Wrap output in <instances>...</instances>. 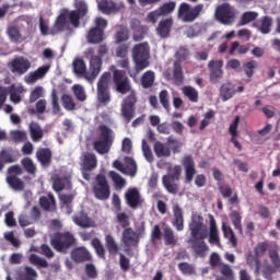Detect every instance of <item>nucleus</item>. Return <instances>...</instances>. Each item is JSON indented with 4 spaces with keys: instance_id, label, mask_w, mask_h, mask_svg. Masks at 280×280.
Returning a JSON list of instances; mask_svg holds the SVG:
<instances>
[{
    "instance_id": "nucleus-1",
    "label": "nucleus",
    "mask_w": 280,
    "mask_h": 280,
    "mask_svg": "<svg viewBox=\"0 0 280 280\" xmlns=\"http://www.w3.org/2000/svg\"><path fill=\"white\" fill-rule=\"evenodd\" d=\"M113 82L117 93L120 95H126L129 93L121 103L120 106V115L126 121V124H130L132 119H135L136 110H137V92L132 90V84L130 83V79L126 71L124 70H114L113 71Z\"/></svg>"
},
{
    "instance_id": "nucleus-2",
    "label": "nucleus",
    "mask_w": 280,
    "mask_h": 280,
    "mask_svg": "<svg viewBox=\"0 0 280 280\" xmlns=\"http://www.w3.org/2000/svg\"><path fill=\"white\" fill-rule=\"evenodd\" d=\"M74 10L62 9L57 16L50 34H62V32H71V27L78 30L80 27V21L89 16V2L86 0H73Z\"/></svg>"
},
{
    "instance_id": "nucleus-3",
    "label": "nucleus",
    "mask_w": 280,
    "mask_h": 280,
    "mask_svg": "<svg viewBox=\"0 0 280 280\" xmlns=\"http://www.w3.org/2000/svg\"><path fill=\"white\" fill-rule=\"evenodd\" d=\"M190 238L187 243L190 245V248L195 253V257H200L205 259L207 257V253H209V245L205 242L209 236V232H207V226L202 222V218L198 220L194 219L189 224Z\"/></svg>"
},
{
    "instance_id": "nucleus-4",
    "label": "nucleus",
    "mask_w": 280,
    "mask_h": 280,
    "mask_svg": "<svg viewBox=\"0 0 280 280\" xmlns=\"http://www.w3.org/2000/svg\"><path fill=\"white\" fill-rule=\"evenodd\" d=\"M116 220L121 229H124L121 242L125 246V253L130 252V247L138 248L141 242V235L145 234V228H141L139 233L135 232V230L130 228V217H128L126 212L118 213Z\"/></svg>"
},
{
    "instance_id": "nucleus-5",
    "label": "nucleus",
    "mask_w": 280,
    "mask_h": 280,
    "mask_svg": "<svg viewBox=\"0 0 280 280\" xmlns=\"http://www.w3.org/2000/svg\"><path fill=\"white\" fill-rule=\"evenodd\" d=\"M75 75H84L88 82H93L102 71V59L100 57L90 58V71L86 72L84 59H75L72 63Z\"/></svg>"
},
{
    "instance_id": "nucleus-6",
    "label": "nucleus",
    "mask_w": 280,
    "mask_h": 280,
    "mask_svg": "<svg viewBox=\"0 0 280 280\" xmlns=\"http://www.w3.org/2000/svg\"><path fill=\"white\" fill-rule=\"evenodd\" d=\"M115 143V131L106 125L98 126V138L93 142V148L97 154H108Z\"/></svg>"
},
{
    "instance_id": "nucleus-7",
    "label": "nucleus",
    "mask_w": 280,
    "mask_h": 280,
    "mask_svg": "<svg viewBox=\"0 0 280 280\" xmlns=\"http://www.w3.org/2000/svg\"><path fill=\"white\" fill-rule=\"evenodd\" d=\"M136 73H141L150 67V45L148 43L136 44L131 50Z\"/></svg>"
},
{
    "instance_id": "nucleus-8",
    "label": "nucleus",
    "mask_w": 280,
    "mask_h": 280,
    "mask_svg": "<svg viewBox=\"0 0 280 280\" xmlns=\"http://www.w3.org/2000/svg\"><path fill=\"white\" fill-rule=\"evenodd\" d=\"M50 244L57 253H63V255H67L69 249L78 244V240L75 238V235L69 231L57 232L50 240Z\"/></svg>"
},
{
    "instance_id": "nucleus-9",
    "label": "nucleus",
    "mask_w": 280,
    "mask_h": 280,
    "mask_svg": "<svg viewBox=\"0 0 280 280\" xmlns=\"http://www.w3.org/2000/svg\"><path fill=\"white\" fill-rule=\"evenodd\" d=\"M168 174L162 176V185L166 189L167 194L176 196L180 191V185L176 180H180V175L183 174V167L180 165H175L168 168Z\"/></svg>"
},
{
    "instance_id": "nucleus-10",
    "label": "nucleus",
    "mask_w": 280,
    "mask_h": 280,
    "mask_svg": "<svg viewBox=\"0 0 280 280\" xmlns=\"http://www.w3.org/2000/svg\"><path fill=\"white\" fill-rule=\"evenodd\" d=\"M92 191L96 200H108L110 198V185L106 175L102 173L96 175L92 185Z\"/></svg>"
},
{
    "instance_id": "nucleus-11",
    "label": "nucleus",
    "mask_w": 280,
    "mask_h": 280,
    "mask_svg": "<svg viewBox=\"0 0 280 280\" xmlns=\"http://www.w3.org/2000/svg\"><path fill=\"white\" fill-rule=\"evenodd\" d=\"M205 10V4H197L194 8L189 3H182L178 8V16L184 23H194Z\"/></svg>"
},
{
    "instance_id": "nucleus-12",
    "label": "nucleus",
    "mask_w": 280,
    "mask_h": 280,
    "mask_svg": "<svg viewBox=\"0 0 280 280\" xmlns=\"http://www.w3.org/2000/svg\"><path fill=\"white\" fill-rule=\"evenodd\" d=\"M110 83V72H104L98 82L96 88L97 93V102L106 106L110 102V91L108 90V84Z\"/></svg>"
},
{
    "instance_id": "nucleus-13",
    "label": "nucleus",
    "mask_w": 280,
    "mask_h": 280,
    "mask_svg": "<svg viewBox=\"0 0 280 280\" xmlns=\"http://www.w3.org/2000/svg\"><path fill=\"white\" fill-rule=\"evenodd\" d=\"M174 10H176L175 1L163 3L154 11L149 12L144 21L145 23H152V25H154L161 19V16H170Z\"/></svg>"
},
{
    "instance_id": "nucleus-14",
    "label": "nucleus",
    "mask_w": 280,
    "mask_h": 280,
    "mask_svg": "<svg viewBox=\"0 0 280 280\" xmlns=\"http://www.w3.org/2000/svg\"><path fill=\"white\" fill-rule=\"evenodd\" d=\"M214 19L222 25L235 23V9L229 3H223L215 9Z\"/></svg>"
},
{
    "instance_id": "nucleus-15",
    "label": "nucleus",
    "mask_w": 280,
    "mask_h": 280,
    "mask_svg": "<svg viewBox=\"0 0 280 280\" xmlns=\"http://www.w3.org/2000/svg\"><path fill=\"white\" fill-rule=\"evenodd\" d=\"M80 167L84 180H91V172L97 168V156L95 153H83L81 156Z\"/></svg>"
},
{
    "instance_id": "nucleus-16",
    "label": "nucleus",
    "mask_w": 280,
    "mask_h": 280,
    "mask_svg": "<svg viewBox=\"0 0 280 280\" xmlns=\"http://www.w3.org/2000/svg\"><path fill=\"white\" fill-rule=\"evenodd\" d=\"M182 167H184V183L185 185H191L194 177L198 174L196 170V162L191 155H185L182 159Z\"/></svg>"
},
{
    "instance_id": "nucleus-17",
    "label": "nucleus",
    "mask_w": 280,
    "mask_h": 280,
    "mask_svg": "<svg viewBox=\"0 0 280 280\" xmlns=\"http://www.w3.org/2000/svg\"><path fill=\"white\" fill-rule=\"evenodd\" d=\"M222 67H224V60L222 59L210 60L208 62L211 84H219L222 78H224V70Z\"/></svg>"
},
{
    "instance_id": "nucleus-18",
    "label": "nucleus",
    "mask_w": 280,
    "mask_h": 280,
    "mask_svg": "<svg viewBox=\"0 0 280 280\" xmlns=\"http://www.w3.org/2000/svg\"><path fill=\"white\" fill-rule=\"evenodd\" d=\"M8 68L11 73H15L16 75H25L27 71L32 68V62L25 57L14 58L12 61L8 63Z\"/></svg>"
},
{
    "instance_id": "nucleus-19",
    "label": "nucleus",
    "mask_w": 280,
    "mask_h": 280,
    "mask_svg": "<svg viewBox=\"0 0 280 280\" xmlns=\"http://www.w3.org/2000/svg\"><path fill=\"white\" fill-rule=\"evenodd\" d=\"M70 259L74 264H86V261H93V254H91L86 246H77L71 249Z\"/></svg>"
},
{
    "instance_id": "nucleus-20",
    "label": "nucleus",
    "mask_w": 280,
    "mask_h": 280,
    "mask_svg": "<svg viewBox=\"0 0 280 280\" xmlns=\"http://www.w3.org/2000/svg\"><path fill=\"white\" fill-rule=\"evenodd\" d=\"M125 199L130 209H137V207L143 202L141 192H139L137 188H129L125 194Z\"/></svg>"
},
{
    "instance_id": "nucleus-21",
    "label": "nucleus",
    "mask_w": 280,
    "mask_h": 280,
    "mask_svg": "<svg viewBox=\"0 0 280 280\" xmlns=\"http://www.w3.org/2000/svg\"><path fill=\"white\" fill-rule=\"evenodd\" d=\"M173 221L172 224L176 229V231L185 230V217L183 215V208L176 203L173 206Z\"/></svg>"
},
{
    "instance_id": "nucleus-22",
    "label": "nucleus",
    "mask_w": 280,
    "mask_h": 280,
    "mask_svg": "<svg viewBox=\"0 0 280 280\" xmlns=\"http://www.w3.org/2000/svg\"><path fill=\"white\" fill-rule=\"evenodd\" d=\"M174 25V20L172 18L161 20L158 27L156 34L160 38H168L172 33V26Z\"/></svg>"
},
{
    "instance_id": "nucleus-23",
    "label": "nucleus",
    "mask_w": 280,
    "mask_h": 280,
    "mask_svg": "<svg viewBox=\"0 0 280 280\" xmlns=\"http://www.w3.org/2000/svg\"><path fill=\"white\" fill-rule=\"evenodd\" d=\"M130 28L133 32L135 43H139L143 40V38L145 37V34H148V26L141 25V22L139 20H133L130 23Z\"/></svg>"
},
{
    "instance_id": "nucleus-24",
    "label": "nucleus",
    "mask_w": 280,
    "mask_h": 280,
    "mask_svg": "<svg viewBox=\"0 0 280 280\" xmlns=\"http://www.w3.org/2000/svg\"><path fill=\"white\" fill-rule=\"evenodd\" d=\"M47 71H49V66H42L37 70L30 72L28 75L25 77L26 84H36L38 80H43V78L47 75Z\"/></svg>"
},
{
    "instance_id": "nucleus-25",
    "label": "nucleus",
    "mask_w": 280,
    "mask_h": 280,
    "mask_svg": "<svg viewBox=\"0 0 280 280\" xmlns=\"http://www.w3.org/2000/svg\"><path fill=\"white\" fill-rule=\"evenodd\" d=\"M25 89H23V85L11 84L7 88V93L10 94V101L13 102V104H21V95H23Z\"/></svg>"
},
{
    "instance_id": "nucleus-26",
    "label": "nucleus",
    "mask_w": 280,
    "mask_h": 280,
    "mask_svg": "<svg viewBox=\"0 0 280 280\" xmlns=\"http://www.w3.org/2000/svg\"><path fill=\"white\" fill-rule=\"evenodd\" d=\"M72 220L77 226H81V229H91L93 226V220L89 218V214L84 211L77 213L72 217Z\"/></svg>"
},
{
    "instance_id": "nucleus-27",
    "label": "nucleus",
    "mask_w": 280,
    "mask_h": 280,
    "mask_svg": "<svg viewBox=\"0 0 280 280\" xmlns=\"http://www.w3.org/2000/svg\"><path fill=\"white\" fill-rule=\"evenodd\" d=\"M36 159L43 167L51 165V150L48 148H40L36 151Z\"/></svg>"
},
{
    "instance_id": "nucleus-28",
    "label": "nucleus",
    "mask_w": 280,
    "mask_h": 280,
    "mask_svg": "<svg viewBox=\"0 0 280 280\" xmlns=\"http://www.w3.org/2000/svg\"><path fill=\"white\" fill-rule=\"evenodd\" d=\"M38 203L44 211H56V197L51 192L47 196L39 197Z\"/></svg>"
},
{
    "instance_id": "nucleus-29",
    "label": "nucleus",
    "mask_w": 280,
    "mask_h": 280,
    "mask_svg": "<svg viewBox=\"0 0 280 280\" xmlns=\"http://www.w3.org/2000/svg\"><path fill=\"white\" fill-rule=\"evenodd\" d=\"M173 80L176 86H183V84H185V74L183 73V65L180 61H174L173 63Z\"/></svg>"
},
{
    "instance_id": "nucleus-30",
    "label": "nucleus",
    "mask_w": 280,
    "mask_h": 280,
    "mask_svg": "<svg viewBox=\"0 0 280 280\" xmlns=\"http://www.w3.org/2000/svg\"><path fill=\"white\" fill-rule=\"evenodd\" d=\"M14 150L12 148H4L0 151V172L5 167L8 163H14Z\"/></svg>"
},
{
    "instance_id": "nucleus-31",
    "label": "nucleus",
    "mask_w": 280,
    "mask_h": 280,
    "mask_svg": "<svg viewBox=\"0 0 280 280\" xmlns=\"http://www.w3.org/2000/svg\"><path fill=\"white\" fill-rule=\"evenodd\" d=\"M71 178L63 177H55L52 179V189L57 192L62 191L63 189H71Z\"/></svg>"
},
{
    "instance_id": "nucleus-32",
    "label": "nucleus",
    "mask_w": 280,
    "mask_h": 280,
    "mask_svg": "<svg viewBox=\"0 0 280 280\" xmlns=\"http://www.w3.org/2000/svg\"><path fill=\"white\" fill-rule=\"evenodd\" d=\"M86 40L91 45H97L104 40V31L102 28L92 27L86 35Z\"/></svg>"
},
{
    "instance_id": "nucleus-33",
    "label": "nucleus",
    "mask_w": 280,
    "mask_h": 280,
    "mask_svg": "<svg viewBox=\"0 0 280 280\" xmlns=\"http://www.w3.org/2000/svg\"><path fill=\"white\" fill-rule=\"evenodd\" d=\"M155 156H158V159H167L170 156H172V149H170V147H167V144L161 142V141H156L154 143L153 147Z\"/></svg>"
},
{
    "instance_id": "nucleus-34",
    "label": "nucleus",
    "mask_w": 280,
    "mask_h": 280,
    "mask_svg": "<svg viewBox=\"0 0 280 280\" xmlns=\"http://www.w3.org/2000/svg\"><path fill=\"white\" fill-rule=\"evenodd\" d=\"M209 244H220V231L213 215H210Z\"/></svg>"
},
{
    "instance_id": "nucleus-35",
    "label": "nucleus",
    "mask_w": 280,
    "mask_h": 280,
    "mask_svg": "<svg viewBox=\"0 0 280 280\" xmlns=\"http://www.w3.org/2000/svg\"><path fill=\"white\" fill-rule=\"evenodd\" d=\"M98 10L103 14H113L115 12H119V8L117 7V3L108 0H101L98 2Z\"/></svg>"
},
{
    "instance_id": "nucleus-36",
    "label": "nucleus",
    "mask_w": 280,
    "mask_h": 280,
    "mask_svg": "<svg viewBox=\"0 0 280 280\" xmlns=\"http://www.w3.org/2000/svg\"><path fill=\"white\" fill-rule=\"evenodd\" d=\"M246 264L252 270L255 268L254 275L259 277V271L261 270V260H259V257L253 255L252 252H249L246 256Z\"/></svg>"
},
{
    "instance_id": "nucleus-37",
    "label": "nucleus",
    "mask_w": 280,
    "mask_h": 280,
    "mask_svg": "<svg viewBox=\"0 0 280 280\" xmlns=\"http://www.w3.org/2000/svg\"><path fill=\"white\" fill-rule=\"evenodd\" d=\"M235 93V86H233V83L231 82L223 83L220 88V95L223 102H229Z\"/></svg>"
},
{
    "instance_id": "nucleus-38",
    "label": "nucleus",
    "mask_w": 280,
    "mask_h": 280,
    "mask_svg": "<svg viewBox=\"0 0 280 280\" xmlns=\"http://www.w3.org/2000/svg\"><path fill=\"white\" fill-rule=\"evenodd\" d=\"M163 233L165 246H172V248H174V246L178 244V236H176L174 230H172L170 226H165Z\"/></svg>"
},
{
    "instance_id": "nucleus-39",
    "label": "nucleus",
    "mask_w": 280,
    "mask_h": 280,
    "mask_svg": "<svg viewBox=\"0 0 280 280\" xmlns=\"http://www.w3.org/2000/svg\"><path fill=\"white\" fill-rule=\"evenodd\" d=\"M260 34H270L272 32V18L265 15L260 19V24H255Z\"/></svg>"
},
{
    "instance_id": "nucleus-40",
    "label": "nucleus",
    "mask_w": 280,
    "mask_h": 280,
    "mask_svg": "<svg viewBox=\"0 0 280 280\" xmlns=\"http://www.w3.org/2000/svg\"><path fill=\"white\" fill-rule=\"evenodd\" d=\"M7 183L14 191H23L25 189V182L16 177V175L7 176Z\"/></svg>"
},
{
    "instance_id": "nucleus-41",
    "label": "nucleus",
    "mask_w": 280,
    "mask_h": 280,
    "mask_svg": "<svg viewBox=\"0 0 280 280\" xmlns=\"http://www.w3.org/2000/svg\"><path fill=\"white\" fill-rule=\"evenodd\" d=\"M105 246L109 255H117V253H119V245L117 244V241H115L113 234L105 235Z\"/></svg>"
},
{
    "instance_id": "nucleus-42",
    "label": "nucleus",
    "mask_w": 280,
    "mask_h": 280,
    "mask_svg": "<svg viewBox=\"0 0 280 280\" xmlns=\"http://www.w3.org/2000/svg\"><path fill=\"white\" fill-rule=\"evenodd\" d=\"M30 132H31L32 141H34L35 143H37V141H40V139H43L44 137L43 128L38 122L30 124Z\"/></svg>"
},
{
    "instance_id": "nucleus-43",
    "label": "nucleus",
    "mask_w": 280,
    "mask_h": 280,
    "mask_svg": "<svg viewBox=\"0 0 280 280\" xmlns=\"http://www.w3.org/2000/svg\"><path fill=\"white\" fill-rule=\"evenodd\" d=\"M257 67H259V62H257V60H253V59L243 63V71H244L246 78H248L247 82H250V78H253V75H255V69H257Z\"/></svg>"
},
{
    "instance_id": "nucleus-44",
    "label": "nucleus",
    "mask_w": 280,
    "mask_h": 280,
    "mask_svg": "<svg viewBox=\"0 0 280 280\" xmlns=\"http://www.w3.org/2000/svg\"><path fill=\"white\" fill-rule=\"evenodd\" d=\"M91 246L94 248L100 259H106V248L104 247V244H102V241L98 237H94L91 241Z\"/></svg>"
},
{
    "instance_id": "nucleus-45",
    "label": "nucleus",
    "mask_w": 280,
    "mask_h": 280,
    "mask_svg": "<svg viewBox=\"0 0 280 280\" xmlns=\"http://www.w3.org/2000/svg\"><path fill=\"white\" fill-rule=\"evenodd\" d=\"M222 232H223V236L226 240H229V242L235 248V246H237V237H235V232H233V229L223 222L222 223Z\"/></svg>"
},
{
    "instance_id": "nucleus-46",
    "label": "nucleus",
    "mask_w": 280,
    "mask_h": 280,
    "mask_svg": "<svg viewBox=\"0 0 280 280\" xmlns=\"http://www.w3.org/2000/svg\"><path fill=\"white\" fill-rule=\"evenodd\" d=\"M230 218L234 229H236L241 235H244V229L242 228V214L238 211L233 210L230 213Z\"/></svg>"
},
{
    "instance_id": "nucleus-47",
    "label": "nucleus",
    "mask_w": 280,
    "mask_h": 280,
    "mask_svg": "<svg viewBox=\"0 0 280 280\" xmlns=\"http://www.w3.org/2000/svg\"><path fill=\"white\" fill-rule=\"evenodd\" d=\"M182 93L189 100V102H192V104L198 102V90H196L194 86L185 85L182 89Z\"/></svg>"
},
{
    "instance_id": "nucleus-48",
    "label": "nucleus",
    "mask_w": 280,
    "mask_h": 280,
    "mask_svg": "<svg viewBox=\"0 0 280 280\" xmlns=\"http://www.w3.org/2000/svg\"><path fill=\"white\" fill-rule=\"evenodd\" d=\"M154 71L148 70L141 77L142 89H151L154 85Z\"/></svg>"
},
{
    "instance_id": "nucleus-49",
    "label": "nucleus",
    "mask_w": 280,
    "mask_h": 280,
    "mask_svg": "<svg viewBox=\"0 0 280 280\" xmlns=\"http://www.w3.org/2000/svg\"><path fill=\"white\" fill-rule=\"evenodd\" d=\"M30 264L32 266H36L38 269L40 268H49V262H47V259L40 258V256L36 254H31L28 257Z\"/></svg>"
},
{
    "instance_id": "nucleus-50",
    "label": "nucleus",
    "mask_w": 280,
    "mask_h": 280,
    "mask_svg": "<svg viewBox=\"0 0 280 280\" xmlns=\"http://www.w3.org/2000/svg\"><path fill=\"white\" fill-rule=\"evenodd\" d=\"M257 16H259V13L255 11H246L242 14L238 25L241 26L248 25V23H253V21H257Z\"/></svg>"
},
{
    "instance_id": "nucleus-51",
    "label": "nucleus",
    "mask_w": 280,
    "mask_h": 280,
    "mask_svg": "<svg viewBox=\"0 0 280 280\" xmlns=\"http://www.w3.org/2000/svg\"><path fill=\"white\" fill-rule=\"evenodd\" d=\"M38 279V273L32 267H25L24 271H20L19 280H36Z\"/></svg>"
},
{
    "instance_id": "nucleus-52",
    "label": "nucleus",
    "mask_w": 280,
    "mask_h": 280,
    "mask_svg": "<svg viewBox=\"0 0 280 280\" xmlns=\"http://www.w3.org/2000/svg\"><path fill=\"white\" fill-rule=\"evenodd\" d=\"M125 174L137 176V162L132 158H125Z\"/></svg>"
},
{
    "instance_id": "nucleus-53",
    "label": "nucleus",
    "mask_w": 280,
    "mask_h": 280,
    "mask_svg": "<svg viewBox=\"0 0 280 280\" xmlns=\"http://www.w3.org/2000/svg\"><path fill=\"white\" fill-rule=\"evenodd\" d=\"M177 268L179 272H182V275H185L187 277H191L196 275V266L189 262H179L177 265Z\"/></svg>"
},
{
    "instance_id": "nucleus-54",
    "label": "nucleus",
    "mask_w": 280,
    "mask_h": 280,
    "mask_svg": "<svg viewBox=\"0 0 280 280\" xmlns=\"http://www.w3.org/2000/svg\"><path fill=\"white\" fill-rule=\"evenodd\" d=\"M21 163L27 174H31V176H36V164H34V161L31 158L22 159Z\"/></svg>"
},
{
    "instance_id": "nucleus-55",
    "label": "nucleus",
    "mask_w": 280,
    "mask_h": 280,
    "mask_svg": "<svg viewBox=\"0 0 280 280\" xmlns=\"http://www.w3.org/2000/svg\"><path fill=\"white\" fill-rule=\"evenodd\" d=\"M109 178L113 180L114 185L118 187L119 189H122V187H126V179L121 177L117 172L110 171L108 173Z\"/></svg>"
},
{
    "instance_id": "nucleus-56",
    "label": "nucleus",
    "mask_w": 280,
    "mask_h": 280,
    "mask_svg": "<svg viewBox=\"0 0 280 280\" xmlns=\"http://www.w3.org/2000/svg\"><path fill=\"white\" fill-rule=\"evenodd\" d=\"M220 272L223 277L230 280H235V272L233 271V268L229 266L228 264H221L220 265Z\"/></svg>"
},
{
    "instance_id": "nucleus-57",
    "label": "nucleus",
    "mask_w": 280,
    "mask_h": 280,
    "mask_svg": "<svg viewBox=\"0 0 280 280\" xmlns=\"http://www.w3.org/2000/svg\"><path fill=\"white\" fill-rule=\"evenodd\" d=\"M276 272H279V270L270 264H266L262 268V277L266 280H273L272 275H276Z\"/></svg>"
},
{
    "instance_id": "nucleus-58",
    "label": "nucleus",
    "mask_w": 280,
    "mask_h": 280,
    "mask_svg": "<svg viewBox=\"0 0 280 280\" xmlns=\"http://www.w3.org/2000/svg\"><path fill=\"white\" fill-rule=\"evenodd\" d=\"M62 106L66 110H73L75 108V102L73 97L69 94H63L61 96Z\"/></svg>"
},
{
    "instance_id": "nucleus-59",
    "label": "nucleus",
    "mask_w": 280,
    "mask_h": 280,
    "mask_svg": "<svg viewBox=\"0 0 280 280\" xmlns=\"http://www.w3.org/2000/svg\"><path fill=\"white\" fill-rule=\"evenodd\" d=\"M269 258L271 259V264L273 268L280 270V256H279V249H277V247L269 249Z\"/></svg>"
},
{
    "instance_id": "nucleus-60",
    "label": "nucleus",
    "mask_w": 280,
    "mask_h": 280,
    "mask_svg": "<svg viewBox=\"0 0 280 280\" xmlns=\"http://www.w3.org/2000/svg\"><path fill=\"white\" fill-rule=\"evenodd\" d=\"M8 36L12 43H19L21 40V31L16 26H10L8 28Z\"/></svg>"
},
{
    "instance_id": "nucleus-61",
    "label": "nucleus",
    "mask_w": 280,
    "mask_h": 280,
    "mask_svg": "<svg viewBox=\"0 0 280 280\" xmlns=\"http://www.w3.org/2000/svg\"><path fill=\"white\" fill-rule=\"evenodd\" d=\"M159 100L163 108H165V110H170V93L167 92V90H162L159 93Z\"/></svg>"
},
{
    "instance_id": "nucleus-62",
    "label": "nucleus",
    "mask_w": 280,
    "mask_h": 280,
    "mask_svg": "<svg viewBox=\"0 0 280 280\" xmlns=\"http://www.w3.org/2000/svg\"><path fill=\"white\" fill-rule=\"evenodd\" d=\"M50 97H51L52 114L58 115L61 110L60 103L58 102V92H56V90H52Z\"/></svg>"
},
{
    "instance_id": "nucleus-63",
    "label": "nucleus",
    "mask_w": 280,
    "mask_h": 280,
    "mask_svg": "<svg viewBox=\"0 0 280 280\" xmlns=\"http://www.w3.org/2000/svg\"><path fill=\"white\" fill-rule=\"evenodd\" d=\"M72 91L74 93L75 98L79 102H85L86 101V92H84V88H82V85H73Z\"/></svg>"
},
{
    "instance_id": "nucleus-64",
    "label": "nucleus",
    "mask_w": 280,
    "mask_h": 280,
    "mask_svg": "<svg viewBox=\"0 0 280 280\" xmlns=\"http://www.w3.org/2000/svg\"><path fill=\"white\" fill-rule=\"evenodd\" d=\"M176 61L183 62V60H187L189 58V49L185 46H180L179 49L175 52Z\"/></svg>"
}]
</instances>
